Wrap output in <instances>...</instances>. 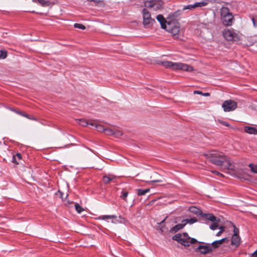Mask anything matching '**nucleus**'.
Returning <instances> with one entry per match:
<instances>
[{"instance_id":"obj_1","label":"nucleus","mask_w":257,"mask_h":257,"mask_svg":"<svg viewBox=\"0 0 257 257\" xmlns=\"http://www.w3.org/2000/svg\"><path fill=\"white\" fill-rule=\"evenodd\" d=\"M205 156L211 163L216 166L230 170L234 169V166L231 163L229 158L222 153L211 151L206 154Z\"/></svg>"},{"instance_id":"obj_2","label":"nucleus","mask_w":257,"mask_h":257,"mask_svg":"<svg viewBox=\"0 0 257 257\" xmlns=\"http://www.w3.org/2000/svg\"><path fill=\"white\" fill-rule=\"evenodd\" d=\"M161 64L166 68H170L173 70H182L187 72H192L194 70L192 66L182 63L163 61Z\"/></svg>"},{"instance_id":"obj_3","label":"nucleus","mask_w":257,"mask_h":257,"mask_svg":"<svg viewBox=\"0 0 257 257\" xmlns=\"http://www.w3.org/2000/svg\"><path fill=\"white\" fill-rule=\"evenodd\" d=\"M193 212L196 215L200 216L203 218L206 219L207 220H210L214 222V223L212 224L210 226V228L211 230H214L218 228V224H217L215 222H219L220 221V219L216 217L212 214L203 213L202 210H194V211H193Z\"/></svg>"},{"instance_id":"obj_4","label":"nucleus","mask_w":257,"mask_h":257,"mask_svg":"<svg viewBox=\"0 0 257 257\" xmlns=\"http://www.w3.org/2000/svg\"><path fill=\"white\" fill-rule=\"evenodd\" d=\"M172 239L177 241L184 246H189V242L190 236L187 232L177 233L172 236Z\"/></svg>"},{"instance_id":"obj_5","label":"nucleus","mask_w":257,"mask_h":257,"mask_svg":"<svg viewBox=\"0 0 257 257\" xmlns=\"http://www.w3.org/2000/svg\"><path fill=\"white\" fill-rule=\"evenodd\" d=\"M221 15L224 25L228 26L232 25L233 16L231 13H229V10L227 8H224L222 9Z\"/></svg>"},{"instance_id":"obj_6","label":"nucleus","mask_w":257,"mask_h":257,"mask_svg":"<svg viewBox=\"0 0 257 257\" xmlns=\"http://www.w3.org/2000/svg\"><path fill=\"white\" fill-rule=\"evenodd\" d=\"M120 197L122 200L125 202L126 207H131L133 205L135 201L133 194H129L127 191L122 190Z\"/></svg>"},{"instance_id":"obj_7","label":"nucleus","mask_w":257,"mask_h":257,"mask_svg":"<svg viewBox=\"0 0 257 257\" xmlns=\"http://www.w3.org/2000/svg\"><path fill=\"white\" fill-rule=\"evenodd\" d=\"M162 0H149L144 2L145 7L151 8L154 11L160 10L163 7Z\"/></svg>"},{"instance_id":"obj_8","label":"nucleus","mask_w":257,"mask_h":257,"mask_svg":"<svg viewBox=\"0 0 257 257\" xmlns=\"http://www.w3.org/2000/svg\"><path fill=\"white\" fill-rule=\"evenodd\" d=\"M142 15L143 17V25L145 28H149L150 24L152 22L155 21V20L152 18L150 13L146 8L143 10Z\"/></svg>"},{"instance_id":"obj_9","label":"nucleus","mask_w":257,"mask_h":257,"mask_svg":"<svg viewBox=\"0 0 257 257\" xmlns=\"http://www.w3.org/2000/svg\"><path fill=\"white\" fill-rule=\"evenodd\" d=\"M222 107L225 112L231 111L235 110L237 107V103L231 99L227 100L222 103Z\"/></svg>"},{"instance_id":"obj_10","label":"nucleus","mask_w":257,"mask_h":257,"mask_svg":"<svg viewBox=\"0 0 257 257\" xmlns=\"http://www.w3.org/2000/svg\"><path fill=\"white\" fill-rule=\"evenodd\" d=\"M223 35L227 41H235L238 38L237 34L234 30H225L223 32Z\"/></svg>"},{"instance_id":"obj_11","label":"nucleus","mask_w":257,"mask_h":257,"mask_svg":"<svg viewBox=\"0 0 257 257\" xmlns=\"http://www.w3.org/2000/svg\"><path fill=\"white\" fill-rule=\"evenodd\" d=\"M209 2V0H204L201 2H196L194 4L184 6L183 8V10H192L197 8L204 7L206 6L208 4Z\"/></svg>"},{"instance_id":"obj_12","label":"nucleus","mask_w":257,"mask_h":257,"mask_svg":"<svg viewBox=\"0 0 257 257\" xmlns=\"http://www.w3.org/2000/svg\"><path fill=\"white\" fill-rule=\"evenodd\" d=\"M213 248L211 245H199L195 249V252H199L201 254H206L212 252Z\"/></svg>"},{"instance_id":"obj_13","label":"nucleus","mask_w":257,"mask_h":257,"mask_svg":"<svg viewBox=\"0 0 257 257\" xmlns=\"http://www.w3.org/2000/svg\"><path fill=\"white\" fill-rule=\"evenodd\" d=\"M166 31L170 33L175 38H177L180 32V28L177 26H171V24L168 23L167 26Z\"/></svg>"},{"instance_id":"obj_14","label":"nucleus","mask_w":257,"mask_h":257,"mask_svg":"<svg viewBox=\"0 0 257 257\" xmlns=\"http://www.w3.org/2000/svg\"><path fill=\"white\" fill-rule=\"evenodd\" d=\"M64 204L68 208L75 207V209H83L81 207L79 203L74 202L73 201H70L69 200H64Z\"/></svg>"},{"instance_id":"obj_15","label":"nucleus","mask_w":257,"mask_h":257,"mask_svg":"<svg viewBox=\"0 0 257 257\" xmlns=\"http://www.w3.org/2000/svg\"><path fill=\"white\" fill-rule=\"evenodd\" d=\"M244 131L250 135H257V128L255 127L245 126H244Z\"/></svg>"},{"instance_id":"obj_16","label":"nucleus","mask_w":257,"mask_h":257,"mask_svg":"<svg viewBox=\"0 0 257 257\" xmlns=\"http://www.w3.org/2000/svg\"><path fill=\"white\" fill-rule=\"evenodd\" d=\"M240 237L239 235H233L231 237V244L232 245L237 247L240 244Z\"/></svg>"},{"instance_id":"obj_17","label":"nucleus","mask_w":257,"mask_h":257,"mask_svg":"<svg viewBox=\"0 0 257 257\" xmlns=\"http://www.w3.org/2000/svg\"><path fill=\"white\" fill-rule=\"evenodd\" d=\"M157 20L160 22L162 28L167 29L166 21L164 17L161 15H159L157 16Z\"/></svg>"},{"instance_id":"obj_18","label":"nucleus","mask_w":257,"mask_h":257,"mask_svg":"<svg viewBox=\"0 0 257 257\" xmlns=\"http://www.w3.org/2000/svg\"><path fill=\"white\" fill-rule=\"evenodd\" d=\"M226 240H227V238H223L220 240H215L211 243L212 248H216L218 247L221 244L224 242Z\"/></svg>"},{"instance_id":"obj_19","label":"nucleus","mask_w":257,"mask_h":257,"mask_svg":"<svg viewBox=\"0 0 257 257\" xmlns=\"http://www.w3.org/2000/svg\"><path fill=\"white\" fill-rule=\"evenodd\" d=\"M186 225V223L182 222V223L178 224L173 226L171 229L172 232H176L178 230L182 229Z\"/></svg>"},{"instance_id":"obj_20","label":"nucleus","mask_w":257,"mask_h":257,"mask_svg":"<svg viewBox=\"0 0 257 257\" xmlns=\"http://www.w3.org/2000/svg\"><path fill=\"white\" fill-rule=\"evenodd\" d=\"M117 216L115 215H100L97 217L96 218L99 220H108L111 219L116 218Z\"/></svg>"},{"instance_id":"obj_21","label":"nucleus","mask_w":257,"mask_h":257,"mask_svg":"<svg viewBox=\"0 0 257 257\" xmlns=\"http://www.w3.org/2000/svg\"><path fill=\"white\" fill-rule=\"evenodd\" d=\"M13 111H14L17 114H20L24 117H25L29 119L35 120H36V118H35L34 117H33L32 116H30L29 115L25 113V112H24L23 111H18V110H13Z\"/></svg>"},{"instance_id":"obj_22","label":"nucleus","mask_w":257,"mask_h":257,"mask_svg":"<svg viewBox=\"0 0 257 257\" xmlns=\"http://www.w3.org/2000/svg\"><path fill=\"white\" fill-rule=\"evenodd\" d=\"M33 2L38 3L43 7L49 6L50 5V2L48 0H32Z\"/></svg>"},{"instance_id":"obj_23","label":"nucleus","mask_w":257,"mask_h":257,"mask_svg":"<svg viewBox=\"0 0 257 257\" xmlns=\"http://www.w3.org/2000/svg\"><path fill=\"white\" fill-rule=\"evenodd\" d=\"M115 177L113 175H109L108 176H104L103 177L102 180L105 184L108 183L110 181L115 179Z\"/></svg>"},{"instance_id":"obj_24","label":"nucleus","mask_w":257,"mask_h":257,"mask_svg":"<svg viewBox=\"0 0 257 257\" xmlns=\"http://www.w3.org/2000/svg\"><path fill=\"white\" fill-rule=\"evenodd\" d=\"M150 189L149 188L143 189H138L136 190L138 196H143L145 195L147 193L150 191Z\"/></svg>"},{"instance_id":"obj_25","label":"nucleus","mask_w":257,"mask_h":257,"mask_svg":"<svg viewBox=\"0 0 257 257\" xmlns=\"http://www.w3.org/2000/svg\"><path fill=\"white\" fill-rule=\"evenodd\" d=\"M197 221V219L195 218H192L190 219H186L182 220V222L186 223H189L190 224H193L195 222H196Z\"/></svg>"},{"instance_id":"obj_26","label":"nucleus","mask_w":257,"mask_h":257,"mask_svg":"<svg viewBox=\"0 0 257 257\" xmlns=\"http://www.w3.org/2000/svg\"><path fill=\"white\" fill-rule=\"evenodd\" d=\"M115 137L118 138L122 135V132L121 131L114 128L113 135Z\"/></svg>"},{"instance_id":"obj_27","label":"nucleus","mask_w":257,"mask_h":257,"mask_svg":"<svg viewBox=\"0 0 257 257\" xmlns=\"http://www.w3.org/2000/svg\"><path fill=\"white\" fill-rule=\"evenodd\" d=\"M248 167L253 173H257V165H253L250 163L248 165Z\"/></svg>"},{"instance_id":"obj_28","label":"nucleus","mask_w":257,"mask_h":257,"mask_svg":"<svg viewBox=\"0 0 257 257\" xmlns=\"http://www.w3.org/2000/svg\"><path fill=\"white\" fill-rule=\"evenodd\" d=\"M104 133L107 135H113L114 128H105Z\"/></svg>"},{"instance_id":"obj_29","label":"nucleus","mask_w":257,"mask_h":257,"mask_svg":"<svg viewBox=\"0 0 257 257\" xmlns=\"http://www.w3.org/2000/svg\"><path fill=\"white\" fill-rule=\"evenodd\" d=\"M79 121V124L81 126H85L88 125V121H86L85 119H80Z\"/></svg>"},{"instance_id":"obj_30","label":"nucleus","mask_w":257,"mask_h":257,"mask_svg":"<svg viewBox=\"0 0 257 257\" xmlns=\"http://www.w3.org/2000/svg\"><path fill=\"white\" fill-rule=\"evenodd\" d=\"M95 128L98 132H104L105 128L101 124H96Z\"/></svg>"},{"instance_id":"obj_31","label":"nucleus","mask_w":257,"mask_h":257,"mask_svg":"<svg viewBox=\"0 0 257 257\" xmlns=\"http://www.w3.org/2000/svg\"><path fill=\"white\" fill-rule=\"evenodd\" d=\"M231 224H232V226L233 227V235H238L239 234V229L237 228L234 224H233L232 223H231Z\"/></svg>"},{"instance_id":"obj_32","label":"nucleus","mask_w":257,"mask_h":257,"mask_svg":"<svg viewBox=\"0 0 257 257\" xmlns=\"http://www.w3.org/2000/svg\"><path fill=\"white\" fill-rule=\"evenodd\" d=\"M74 27L75 28L80 29H82V30L85 29V27L84 25H83L82 24H78V23L74 24Z\"/></svg>"},{"instance_id":"obj_33","label":"nucleus","mask_w":257,"mask_h":257,"mask_svg":"<svg viewBox=\"0 0 257 257\" xmlns=\"http://www.w3.org/2000/svg\"><path fill=\"white\" fill-rule=\"evenodd\" d=\"M7 56V53L5 51H1L0 59H5Z\"/></svg>"},{"instance_id":"obj_34","label":"nucleus","mask_w":257,"mask_h":257,"mask_svg":"<svg viewBox=\"0 0 257 257\" xmlns=\"http://www.w3.org/2000/svg\"><path fill=\"white\" fill-rule=\"evenodd\" d=\"M217 122L218 123H219L220 124L224 125V126H229V124L228 123V122L227 121H223V120H221V119H218L217 120Z\"/></svg>"},{"instance_id":"obj_35","label":"nucleus","mask_w":257,"mask_h":257,"mask_svg":"<svg viewBox=\"0 0 257 257\" xmlns=\"http://www.w3.org/2000/svg\"><path fill=\"white\" fill-rule=\"evenodd\" d=\"M96 123L92 121H88V125L87 126H89L90 127H96Z\"/></svg>"},{"instance_id":"obj_36","label":"nucleus","mask_w":257,"mask_h":257,"mask_svg":"<svg viewBox=\"0 0 257 257\" xmlns=\"http://www.w3.org/2000/svg\"><path fill=\"white\" fill-rule=\"evenodd\" d=\"M197 242H198V241L195 238H191L190 237L189 242V245H190V244H194Z\"/></svg>"},{"instance_id":"obj_37","label":"nucleus","mask_w":257,"mask_h":257,"mask_svg":"<svg viewBox=\"0 0 257 257\" xmlns=\"http://www.w3.org/2000/svg\"><path fill=\"white\" fill-rule=\"evenodd\" d=\"M253 26L257 27V18H252L251 19Z\"/></svg>"},{"instance_id":"obj_38","label":"nucleus","mask_w":257,"mask_h":257,"mask_svg":"<svg viewBox=\"0 0 257 257\" xmlns=\"http://www.w3.org/2000/svg\"><path fill=\"white\" fill-rule=\"evenodd\" d=\"M223 231H224V229H223V227H222V230H221L219 231H218L216 234V236H220L222 233V232Z\"/></svg>"},{"instance_id":"obj_39","label":"nucleus","mask_w":257,"mask_h":257,"mask_svg":"<svg viewBox=\"0 0 257 257\" xmlns=\"http://www.w3.org/2000/svg\"><path fill=\"white\" fill-rule=\"evenodd\" d=\"M251 257H257V249L251 254Z\"/></svg>"},{"instance_id":"obj_40","label":"nucleus","mask_w":257,"mask_h":257,"mask_svg":"<svg viewBox=\"0 0 257 257\" xmlns=\"http://www.w3.org/2000/svg\"><path fill=\"white\" fill-rule=\"evenodd\" d=\"M194 94H203V92L200 91H198V90H195L194 91Z\"/></svg>"},{"instance_id":"obj_41","label":"nucleus","mask_w":257,"mask_h":257,"mask_svg":"<svg viewBox=\"0 0 257 257\" xmlns=\"http://www.w3.org/2000/svg\"><path fill=\"white\" fill-rule=\"evenodd\" d=\"M187 209H198V208L195 206L191 205V206L188 207Z\"/></svg>"},{"instance_id":"obj_42","label":"nucleus","mask_w":257,"mask_h":257,"mask_svg":"<svg viewBox=\"0 0 257 257\" xmlns=\"http://www.w3.org/2000/svg\"><path fill=\"white\" fill-rule=\"evenodd\" d=\"M84 210H75V211L78 214H81L82 212H83Z\"/></svg>"},{"instance_id":"obj_43","label":"nucleus","mask_w":257,"mask_h":257,"mask_svg":"<svg viewBox=\"0 0 257 257\" xmlns=\"http://www.w3.org/2000/svg\"><path fill=\"white\" fill-rule=\"evenodd\" d=\"M214 174H216L218 176H219V175H222V174L219 173V172L218 171H214L213 172Z\"/></svg>"},{"instance_id":"obj_44","label":"nucleus","mask_w":257,"mask_h":257,"mask_svg":"<svg viewBox=\"0 0 257 257\" xmlns=\"http://www.w3.org/2000/svg\"><path fill=\"white\" fill-rule=\"evenodd\" d=\"M202 95L204 96H208L210 95V94L209 93H203V94H202Z\"/></svg>"},{"instance_id":"obj_45","label":"nucleus","mask_w":257,"mask_h":257,"mask_svg":"<svg viewBox=\"0 0 257 257\" xmlns=\"http://www.w3.org/2000/svg\"><path fill=\"white\" fill-rule=\"evenodd\" d=\"M88 1H89V2H94L95 3H98L99 2V0H88Z\"/></svg>"},{"instance_id":"obj_46","label":"nucleus","mask_w":257,"mask_h":257,"mask_svg":"<svg viewBox=\"0 0 257 257\" xmlns=\"http://www.w3.org/2000/svg\"><path fill=\"white\" fill-rule=\"evenodd\" d=\"M17 156L18 157V158L19 159H21V155L19 153H17Z\"/></svg>"},{"instance_id":"obj_47","label":"nucleus","mask_w":257,"mask_h":257,"mask_svg":"<svg viewBox=\"0 0 257 257\" xmlns=\"http://www.w3.org/2000/svg\"><path fill=\"white\" fill-rule=\"evenodd\" d=\"M151 182H161V181L160 180H155L152 181Z\"/></svg>"},{"instance_id":"obj_48","label":"nucleus","mask_w":257,"mask_h":257,"mask_svg":"<svg viewBox=\"0 0 257 257\" xmlns=\"http://www.w3.org/2000/svg\"><path fill=\"white\" fill-rule=\"evenodd\" d=\"M60 194H61V198H62V199L63 201L64 202V200L63 199V195H64V194H62V192H60ZM65 200H67L66 199V198L65 199Z\"/></svg>"},{"instance_id":"obj_49","label":"nucleus","mask_w":257,"mask_h":257,"mask_svg":"<svg viewBox=\"0 0 257 257\" xmlns=\"http://www.w3.org/2000/svg\"><path fill=\"white\" fill-rule=\"evenodd\" d=\"M222 227L224 228V226H221L219 227L220 230H222Z\"/></svg>"},{"instance_id":"obj_50","label":"nucleus","mask_w":257,"mask_h":257,"mask_svg":"<svg viewBox=\"0 0 257 257\" xmlns=\"http://www.w3.org/2000/svg\"><path fill=\"white\" fill-rule=\"evenodd\" d=\"M13 161L14 162H15V157H13Z\"/></svg>"},{"instance_id":"obj_51","label":"nucleus","mask_w":257,"mask_h":257,"mask_svg":"<svg viewBox=\"0 0 257 257\" xmlns=\"http://www.w3.org/2000/svg\"><path fill=\"white\" fill-rule=\"evenodd\" d=\"M164 221H165V219H164V220H163L162 221V222H164Z\"/></svg>"}]
</instances>
